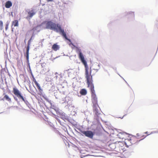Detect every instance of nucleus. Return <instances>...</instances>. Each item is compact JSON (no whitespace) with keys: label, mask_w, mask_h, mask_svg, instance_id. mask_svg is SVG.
<instances>
[{"label":"nucleus","mask_w":158,"mask_h":158,"mask_svg":"<svg viewBox=\"0 0 158 158\" xmlns=\"http://www.w3.org/2000/svg\"><path fill=\"white\" fill-rule=\"evenodd\" d=\"M36 12L33 9L29 10L27 11V15L26 17V19L28 20H30L32 17L35 15Z\"/></svg>","instance_id":"obj_4"},{"label":"nucleus","mask_w":158,"mask_h":158,"mask_svg":"<svg viewBox=\"0 0 158 158\" xmlns=\"http://www.w3.org/2000/svg\"><path fill=\"white\" fill-rule=\"evenodd\" d=\"M44 23L45 24L46 28L53 30L56 32L60 31L66 39L69 42L71 41L70 40L67 38L66 33L64 32V30L61 28V26L59 24H56L51 21H45Z\"/></svg>","instance_id":"obj_2"},{"label":"nucleus","mask_w":158,"mask_h":158,"mask_svg":"<svg viewBox=\"0 0 158 158\" xmlns=\"http://www.w3.org/2000/svg\"><path fill=\"white\" fill-rule=\"evenodd\" d=\"M130 140L131 145L135 143L137 141V139L135 136L132 137L130 138Z\"/></svg>","instance_id":"obj_8"},{"label":"nucleus","mask_w":158,"mask_h":158,"mask_svg":"<svg viewBox=\"0 0 158 158\" xmlns=\"http://www.w3.org/2000/svg\"><path fill=\"white\" fill-rule=\"evenodd\" d=\"M145 133L148 134V132L147 131V132H145Z\"/></svg>","instance_id":"obj_23"},{"label":"nucleus","mask_w":158,"mask_h":158,"mask_svg":"<svg viewBox=\"0 0 158 158\" xmlns=\"http://www.w3.org/2000/svg\"><path fill=\"white\" fill-rule=\"evenodd\" d=\"M3 22L2 21L0 20V29L1 30H2V29H3Z\"/></svg>","instance_id":"obj_17"},{"label":"nucleus","mask_w":158,"mask_h":158,"mask_svg":"<svg viewBox=\"0 0 158 158\" xmlns=\"http://www.w3.org/2000/svg\"><path fill=\"white\" fill-rule=\"evenodd\" d=\"M26 59L27 60V63L28 64L29 67V68H30V64L29 62V56H26Z\"/></svg>","instance_id":"obj_18"},{"label":"nucleus","mask_w":158,"mask_h":158,"mask_svg":"<svg viewBox=\"0 0 158 158\" xmlns=\"http://www.w3.org/2000/svg\"><path fill=\"white\" fill-rule=\"evenodd\" d=\"M13 93L19 98L21 99L25 103H26V102H27V101L24 99L23 97L21 95V93L17 88H13Z\"/></svg>","instance_id":"obj_3"},{"label":"nucleus","mask_w":158,"mask_h":158,"mask_svg":"<svg viewBox=\"0 0 158 158\" xmlns=\"http://www.w3.org/2000/svg\"><path fill=\"white\" fill-rule=\"evenodd\" d=\"M118 143H121V142H119Z\"/></svg>","instance_id":"obj_24"},{"label":"nucleus","mask_w":158,"mask_h":158,"mask_svg":"<svg viewBox=\"0 0 158 158\" xmlns=\"http://www.w3.org/2000/svg\"><path fill=\"white\" fill-rule=\"evenodd\" d=\"M47 1L48 2H50V1H52V0H47Z\"/></svg>","instance_id":"obj_22"},{"label":"nucleus","mask_w":158,"mask_h":158,"mask_svg":"<svg viewBox=\"0 0 158 158\" xmlns=\"http://www.w3.org/2000/svg\"><path fill=\"white\" fill-rule=\"evenodd\" d=\"M76 52L78 54V57L85 66V77L86 79L88 87L90 89L92 102L93 103V107H94L98 106V100L95 94L94 85L93 83L92 76L93 75L91 74L92 70L90 68V70L89 71V67L87 62L85 60L84 56L81 52V50L77 47H76Z\"/></svg>","instance_id":"obj_1"},{"label":"nucleus","mask_w":158,"mask_h":158,"mask_svg":"<svg viewBox=\"0 0 158 158\" xmlns=\"http://www.w3.org/2000/svg\"><path fill=\"white\" fill-rule=\"evenodd\" d=\"M81 132L85 136L90 138H92L94 134L91 131H81Z\"/></svg>","instance_id":"obj_5"},{"label":"nucleus","mask_w":158,"mask_h":158,"mask_svg":"<svg viewBox=\"0 0 158 158\" xmlns=\"http://www.w3.org/2000/svg\"><path fill=\"white\" fill-rule=\"evenodd\" d=\"M124 142L125 145L127 146H129L131 145V142L130 140V138L127 139H125Z\"/></svg>","instance_id":"obj_9"},{"label":"nucleus","mask_w":158,"mask_h":158,"mask_svg":"<svg viewBox=\"0 0 158 158\" xmlns=\"http://www.w3.org/2000/svg\"><path fill=\"white\" fill-rule=\"evenodd\" d=\"M80 93L82 95H85L87 94V91L85 89H82L81 90Z\"/></svg>","instance_id":"obj_14"},{"label":"nucleus","mask_w":158,"mask_h":158,"mask_svg":"<svg viewBox=\"0 0 158 158\" xmlns=\"http://www.w3.org/2000/svg\"><path fill=\"white\" fill-rule=\"evenodd\" d=\"M4 99H5L6 100L10 102H11V99L7 95H5L4 96V98L2 99V100H4Z\"/></svg>","instance_id":"obj_13"},{"label":"nucleus","mask_w":158,"mask_h":158,"mask_svg":"<svg viewBox=\"0 0 158 158\" xmlns=\"http://www.w3.org/2000/svg\"><path fill=\"white\" fill-rule=\"evenodd\" d=\"M12 6V3L11 1H7L5 4V6L6 8H9Z\"/></svg>","instance_id":"obj_10"},{"label":"nucleus","mask_w":158,"mask_h":158,"mask_svg":"<svg viewBox=\"0 0 158 158\" xmlns=\"http://www.w3.org/2000/svg\"><path fill=\"white\" fill-rule=\"evenodd\" d=\"M127 14L128 15H131L133 16V17L134 16V13H133V12H131L129 13H128Z\"/></svg>","instance_id":"obj_21"},{"label":"nucleus","mask_w":158,"mask_h":158,"mask_svg":"<svg viewBox=\"0 0 158 158\" xmlns=\"http://www.w3.org/2000/svg\"><path fill=\"white\" fill-rule=\"evenodd\" d=\"M52 48L53 50L56 51L59 49L60 46L57 44V43H56L53 45Z\"/></svg>","instance_id":"obj_7"},{"label":"nucleus","mask_w":158,"mask_h":158,"mask_svg":"<svg viewBox=\"0 0 158 158\" xmlns=\"http://www.w3.org/2000/svg\"><path fill=\"white\" fill-rule=\"evenodd\" d=\"M1 100L0 99V101Z\"/></svg>","instance_id":"obj_25"},{"label":"nucleus","mask_w":158,"mask_h":158,"mask_svg":"<svg viewBox=\"0 0 158 158\" xmlns=\"http://www.w3.org/2000/svg\"><path fill=\"white\" fill-rule=\"evenodd\" d=\"M32 37H31L30 39L28 41V43H27V46H30V45L31 42V40H32Z\"/></svg>","instance_id":"obj_19"},{"label":"nucleus","mask_w":158,"mask_h":158,"mask_svg":"<svg viewBox=\"0 0 158 158\" xmlns=\"http://www.w3.org/2000/svg\"><path fill=\"white\" fill-rule=\"evenodd\" d=\"M30 49V46H27L26 48V56H29V52Z\"/></svg>","instance_id":"obj_16"},{"label":"nucleus","mask_w":158,"mask_h":158,"mask_svg":"<svg viewBox=\"0 0 158 158\" xmlns=\"http://www.w3.org/2000/svg\"><path fill=\"white\" fill-rule=\"evenodd\" d=\"M13 26L14 27H18L19 26L18 21L17 20H15L12 21L11 27H12Z\"/></svg>","instance_id":"obj_11"},{"label":"nucleus","mask_w":158,"mask_h":158,"mask_svg":"<svg viewBox=\"0 0 158 158\" xmlns=\"http://www.w3.org/2000/svg\"><path fill=\"white\" fill-rule=\"evenodd\" d=\"M33 81L35 84V85H36V86L38 89L39 90V91L41 93L43 91L42 89L41 88L40 85L36 81V80L35 78H33Z\"/></svg>","instance_id":"obj_6"},{"label":"nucleus","mask_w":158,"mask_h":158,"mask_svg":"<svg viewBox=\"0 0 158 158\" xmlns=\"http://www.w3.org/2000/svg\"><path fill=\"white\" fill-rule=\"evenodd\" d=\"M109 147L111 149V150H113L116 148L115 144L114 143H111L109 145Z\"/></svg>","instance_id":"obj_12"},{"label":"nucleus","mask_w":158,"mask_h":158,"mask_svg":"<svg viewBox=\"0 0 158 158\" xmlns=\"http://www.w3.org/2000/svg\"><path fill=\"white\" fill-rule=\"evenodd\" d=\"M125 134H122L121 133H119L118 134V136L119 137V138L120 139H124L125 138L124 137V135Z\"/></svg>","instance_id":"obj_15"},{"label":"nucleus","mask_w":158,"mask_h":158,"mask_svg":"<svg viewBox=\"0 0 158 158\" xmlns=\"http://www.w3.org/2000/svg\"><path fill=\"white\" fill-rule=\"evenodd\" d=\"M9 25V23L8 22L6 23V24L5 25V30H7L8 29Z\"/></svg>","instance_id":"obj_20"}]
</instances>
